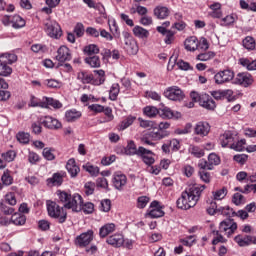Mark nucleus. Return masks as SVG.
I'll return each mask as SVG.
<instances>
[{"instance_id": "a18cd8bd", "label": "nucleus", "mask_w": 256, "mask_h": 256, "mask_svg": "<svg viewBox=\"0 0 256 256\" xmlns=\"http://www.w3.org/2000/svg\"><path fill=\"white\" fill-rule=\"evenodd\" d=\"M219 215H224V217H235V211L229 206L219 207Z\"/></svg>"}, {"instance_id": "2eb2a0df", "label": "nucleus", "mask_w": 256, "mask_h": 256, "mask_svg": "<svg viewBox=\"0 0 256 256\" xmlns=\"http://www.w3.org/2000/svg\"><path fill=\"white\" fill-rule=\"evenodd\" d=\"M113 185L118 191H123V187L127 185V176L121 172H117L113 176Z\"/></svg>"}, {"instance_id": "cd10ccee", "label": "nucleus", "mask_w": 256, "mask_h": 256, "mask_svg": "<svg viewBox=\"0 0 256 256\" xmlns=\"http://www.w3.org/2000/svg\"><path fill=\"white\" fill-rule=\"evenodd\" d=\"M115 231V224L113 223H108L102 226L99 230V235L102 239H105L107 235H111Z\"/></svg>"}, {"instance_id": "bf43d9fd", "label": "nucleus", "mask_w": 256, "mask_h": 256, "mask_svg": "<svg viewBox=\"0 0 256 256\" xmlns=\"http://www.w3.org/2000/svg\"><path fill=\"white\" fill-rule=\"evenodd\" d=\"M30 107H45V98H43L42 101L37 100V98L35 96H31L30 98Z\"/></svg>"}, {"instance_id": "5701e85b", "label": "nucleus", "mask_w": 256, "mask_h": 256, "mask_svg": "<svg viewBox=\"0 0 256 256\" xmlns=\"http://www.w3.org/2000/svg\"><path fill=\"white\" fill-rule=\"evenodd\" d=\"M48 187H61L63 185V175L54 173L51 178L46 180Z\"/></svg>"}, {"instance_id": "4be33fe9", "label": "nucleus", "mask_w": 256, "mask_h": 256, "mask_svg": "<svg viewBox=\"0 0 256 256\" xmlns=\"http://www.w3.org/2000/svg\"><path fill=\"white\" fill-rule=\"evenodd\" d=\"M124 41V49L127 51L128 55H137V53L139 52V46L137 45V41H135V39Z\"/></svg>"}, {"instance_id": "39448f33", "label": "nucleus", "mask_w": 256, "mask_h": 256, "mask_svg": "<svg viewBox=\"0 0 256 256\" xmlns=\"http://www.w3.org/2000/svg\"><path fill=\"white\" fill-rule=\"evenodd\" d=\"M221 158L215 154L211 153L208 155V161L205 159H202L198 163L199 169H207L208 171H213V169L216 167V165H220Z\"/></svg>"}, {"instance_id": "ddd939ff", "label": "nucleus", "mask_w": 256, "mask_h": 256, "mask_svg": "<svg viewBox=\"0 0 256 256\" xmlns=\"http://www.w3.org/2000/svg\"><path fill=\"white\" fill-rule=\"evenodd\" d=\"M192 197L186 192H182L181 197L178 198L176 205L178 209H182L187 211V209H191V207H195L197 204H191Z\"/></svg>"}, {"instance_id": "393cba45", "label": "nucleus", "mask_w": 256, "mask_h": 256, "mask_svg": "<svg viewBox=\"0 0 256 256\" xmlns=\"http://www.w3.org/2000/svg\"><path fill=\"white\" fill-rule=\"evenodd\" d=\"M221 147H227L229 143H233L235 141V136L232 134L231 131H226L219 137Z\"/></svg>"}, {"instance_id": "f704fd0d", "label": "nucleus", "mask_w": 256, "mask_h": 256, "mask_svg": "<svg viewBox=\"0 0 256 256\" xmlns=\"http://www.w3.org/2000/svg\"><path fill=\"white\" fill-rule=\"evenodd\" d=\"M44 109H47V107H53L54 109H61L63 107V104L59 102V100H55L53 98L44 97Z\"/></svg>"}, {"instance_id": "f03ea898", "label": "nucleus", "mask_w": 256, "mask_h": 256, "mask_svg": "<svg viewBox=\"0 0 256 256\" xmlns=\"http://www.w3.org/2000/svg\"><path fill=\"white\" fill-rule=\"evenodd\" d=\"M95 75L98 77L93 80V75L88 74L85 71L79 72L77 74L78 81L82 82L84 85L92 83L93 85H103L105 83V71L104 70H94Z\"/></svg>"}, {"instance_id": "13d9d810", "label": "nucleus", "mask_w": 256, "mask_h": 256, "mask_svg": "<svg viewBox=\"0 0 256 256\" xmlns=\"http://www.w3.org/2000/svg\"><path fill=\"white\" fill-rule=\"evenodd\" d=\"M83 167L92 177H97V175H99V167L89 164Z\"/></svg>"}, {"instance_id": "b1692460", "label": "nucleus", "mask_w": 256, "mask_h": 256, "mask_svg": "<svg viewBox=\"0 0 256 256\" xmlns=\"http://www.w3.org/2000/svg\"><path fill=\"white\" fill-rule=\"evenodd\" d=\"M66 169L71 177H76L77 175H79V171H81L79 166H77L75 159L73 158L68 160L66 164Z\"/></svg>"}, {"instance_id": "c85d7f7f", "label": "nucleus", "mask_w": 256, "mask_h": 256, "mask_svg": "<svg viewBox=\"0 0 256 256\" xmlns=\"http://www.w3.org/2000/svg\"><path fill=\"white\" fill-rule=\"evenodd\" d=\"M154 15L157 19H167L169 15V8L165 6H157L154 8Z\"/></svg>"}, {"instance_id": "6e6552de", "label": "nucleus", "mask_w": 256, "mask_h": 256, "mask_svg": "<svg viewBox=\"0 0 256 256\" xmlns=\"http://www.w3.org/2000/svg\"><path fill=\"white\" fill-rule=\"evenodd\" d=\"M191 197L190 205H197L203 191H205V185L195 184L185 190Z\"/></svg>"}, {"instance_id": "e433bc0d", "label": "nucleus", "mask_w": 256, "mask_h": 256, "mask_svg": "<svg viewBox=\"0 0 256 256\" xmlns=\"http://www.w3.org/2000/svg\"><path fill=\"white\" fill-rule=\"evenodd\" d=\"M125 155H137L139 157V148L137 149L134 141L128 142L127 146L125 147Z\"/></svg>"}, {"instance_id": "4d7b16f0", "label": "nucleus", "mask_w": 256, "mask_h": 256, "mask_svg": "<svg viewBox=\"0 0 256 256\" xmlns=\"http://www.w3.org/2000/svg\"><path fill=\"white\" fill-rule=\"evenodd\" d=\"M148 203H149V197H147V196H140L137 199L138 209H145L147 207Z\"/></svg>"}, {"instance_id": "680f3d73", "label": "nucleus", "mask_w": 256, "mask_h": 256, "mask_svg": "<svg viewBox=\"0 0 256 256\" xmlns=\"http://www.w3.org/2000/svg\"><path fill=\"white\" fill-rule=\"evenodd\" d=\"M84 193L85 195H93L95 193V182H87L84 185Z\"/></svg>"}, {"instance_id": "f8f14e48", "label": "nucleus", "mask_w": 256, "mask_h": 256, "mask_svg": "<svg viewBox=\"0 0 256 256\" xmlns=\"http://www.w3.org/2000/svg\"><path fill=\"white\" fill-rule=\"evenodd\" d=\"M153 155H155L153 151L146 149L143 146L139 147L138 157H141L143 163L148 165V167H151V165L155 163V158H153Z\"/></svg>"}, {"instance_id": "a211bd4d", "label": "nucleus", "mask_w": 256, "mask_h": 256, "mask_svg": "<svg viewBox=\"0 0 256 256\" xmlns=\"http://www.w3.org/2000/svg\"><path fill=\"white\" fill-rule=\"evenodd\" d=\"M209 131H211V126L205 122H198L194 128V133L200 137H207Z\"/></svg>"}, {"instance_id": "a19ab883", "label": "nucleus", "mask_w": 256, "mask_h": 256, "mask_svg": "<svg viewBox=\"0 0 256 256\" xmlns=\"http://www.w3.org/2000/svg\"><path fill=\"white\" fill-rule=\"evenodd\" d=\"M13 73V69L7 65V62H0V76L9 77Z\"/></svg>"}, {"instance_id": "0e129e2a", "label": "nucleus", "mask_w": 256, "mask_h": 256, "mask_svg": "<svg viewBox=\"0 0 256 256\" xmlns=\"http://www.w3.org/2000/svg\"><path fill=\"white\" fill-rule=\"evenodd\" d=\"M42 155L44 159H46L47 161L55 160V154H53V152L51 151V148H44Z\"/></svg>"}, {"instance_id": "69168bd1", "label": "nucleus", "mask_w": 256, "mask_h": 256, "mask_svg": "<svg viewBox=\"0 0 256 256\" xmlns=\"http://www.w3.org/2000/svg\"><path fill=\"white\" fill-rule=\"evenodd\" d=\"M44 85L49 89H57L60 86V83L55 79H47L44 81Z\"/></svg>"}, {"instance_id": "4468645a", "label": "nucleus", "mask_w": 256, "mask_h": 256, "mask_svg": "<svg viewBox=\"0 0 256 256\" xmlns=\"http://www.w3.org/2000/svg\"><path fill=\"white\" fill-rule=\"evenodd\" d=\"M234 241L239 245V247H249V245H256V237L251 235H237Z\"/></svg>"}, {"instance_id": "4c0bfd02", "label": "nucleus", "mask_w": 256, "mask_h": 256, "mask_svg": "<svg viewBox=\"0 0 256 256\" xmlns=\"http://www.w3.org/2000/svg\"><path fill=\"white\" fill-rule=\"evenodd\" d=\"M27 217L23 214L15 213L11 217V223L14 225H25Z\"/></svg>"}, {"instance_id": "9b49d317", "label": "nucleus", "mask_w": 256, "mask_h": 256, "mask_svg": "<svg viewBox=\"0 0 256 256\" xmlns=\"http://www.w3.org/2000/svg\"><path fill=\"white\" fill-rule=\"evenodd\" d=\"M253 82V76L247 72L238 73L234 79V84L241 85V87H251Z\"/></svg>"}, {"instance_id": "e2e57ef3", "label": "nucleus", "mask_w": 256, "mask_h": 256, "mask_svg": "<svg viewBox=\"0 0 256 256\" xmlns=\"http://www.w3.org/2000/svg\"><path fill=\"white\" fill-rule=\"evenodd\" d=\"M74 33L77 37H83L85 35V26H83V23H77L74 27Z\"/></svg>"}, {"instance_id": "774afa93", "label": "nucleus", "mask_w": 256, "mask_h": 256, "mask_svg": "<svg viewBox=\"0 0 256 256\" xmlns=\"http://www.w3.org/2000/svg\"><path fill=\"white\" fill-rule=\"evenodd\" d=\"M233 23H235V16L227 15L226 17L222 18L221 25L223 27H227L228 25H233Z\"/></svg>"}, {"instance_id": "423d86ee", "label": "nucleus", "mask_w": 256, "mask_h": 256, "mask_svg": "<svg viewBox=\"0 0 256 256\" xmlns=\"http://www.w3.org/2000/svg\"><path fill=\"white\" fill-rule=\"evenodd\" d=\"M164 97L170 101H183L185 99V93L179 86H170L164 91Z\"/></svg>"}, {"instance_id": "412c9836", "label": "nucleus", "mask_w": 256, "mask_h": 256, "mask_svg": "<svg viewBox=\"0 0 256 256\" xmlns=\"http://www.w3.org/2000/svg\"><path fill=\"white\" fill-rule=\"evenodd\" d=\"M158 115L162 117V119H173L174 117L176 119H179L181 117V113L179 112H172L169 107H163L158 109Z\"/></svg>"}, {"instance_id": "7c9ffc66", "label": "nucleus", "mask_w": 256, "mask_h": 256, "mask_svg": "<svg viewBox=\"0 0 256 256\" xmlns=\"http://www.w3.org/2000/svg\"><path fill=\"white\" fill-rule=\"evenodd\" d=\"M65 117L68 123H74V121H77V119H81V112L75 109L68 110L65 113Z\"/></svg>"}, {"instance_id": "37998d69", "label": "nucleus", "mask_w": 256, "mask_h": 256, "mask_svg": "<svg viewBox=\"0 0 256 256\" xmlns=\"http://www.w3.org/2000/svg\"><path fill=\"white\" fill-rule=\"evenodd\" d=\"M138 121L140 123V127L142 129H156L157 128V123L151 120H145L143 118H138Z\"/></svg>"}, {"instance_id": "58836bf2", "label": "nucleus", "mask_w": 256, "mask_h": 256, "mask_svg": "<svg viewBox=\"0 0 256 256\" xmlns=\"http://www.w3.org/2000/svg\"><path fill=\"white\" fill-rule=\"evenodd\" d=\"M120 91H121V88L118 83L112 84L109 92V99L111 101H117V97L119 96Z\"/></svg>"}, {"instance_id": "2f4dec72", "label": "nucleus", "mask_w": 256, "mask_h": 256, "mask_svg": "<svg viewBox=\"0 0 256 256\" xmlns=\"http://www.w3.org/2000/svg\"><path fill=\"white\" fill-rule=\"evenodd\" d=\"M16 61H17V56L14 53H4L0 55V63L13 65V63H16Z\"/></svg>"}, {"instance_id": "09e8293b", "label": "nucleus", "mask_w": 256, "mask_h": 256, "mask_svg": "<svg viewBox=\"0 0 256 256\" xmlns=\"http://www.w3.org/2000/svg\"><path fill=\"white\" fill-rule=\"evenodd\" d=\"M17 141H19V143H22L23 145H27L31 139V134L27 133V132H19L17 135Z\"/></svg>"}, {"instance_id": "3c124183", "label": "nucleus", "mask_w": 256, "mask_h": 256, "mask_svg": "<svg viewBox=\"0 0 256 256\" xmlns=\"http://www.w3.org/2000/svg\"><path fill=\"white\" fill-rule=\"evenodd\" d=\"M165 215V212L162 211L161 208H153L149 211L148 217L151 219H159V217H163Z\"/></svg>"}, {"instance_id": "473e14b6", "label": "nucleus", "mask_w": 256, "mask_h": 256, "mask_svg": "<svg viewBox=\"0 0 256 256\" xmlns=\"http://www.w3.org/2000/svg\"><path fill=\"white\" fill-rule=\"evenodd\" d=\"M108 25L111 34L114 36L115 39H119L121 37V31H119V26L117 25V21L115 19L108 20Z\"/></svg>"}, {"instance_id": "6e6d98bb", "label": "nucleus", "mask_w": 256, "mask_h": 256, "mask_svg": "<svg viewBox=\"0 0 256 256\" xmlns=\"http://www.w3.org/2000/svg\"><path fill=\"white\" fill-rule=\"evenodd\" d=\"M232 203L237 206L243 205V203H245V196L240 193H235L232 197Z\"/></svg>"}, {"instance_id": "c9c22d12", "label": "nucleus", "mask_w": 256, "mask_h": 256, "mask_svg": "<svg viewBox=\"0 0 256 256\" xmlns=\"http://www.w3.org/2000/svg\"><path fill=\"white\" fill-rule=\"evenodd\" d=\"M11 24L14 29H21L25 27V19L20 15H14L11 19Z\"/></svg>"}, {"instance_id": "bb28decb", "label": "nucleus", "mask_w": 256, "mask_h": 256, "mask_svg": "<svg viewBox=\"0 0 256 256\" xmlns=\"http://www.w3.org/2000/svg\"><path fill=\"white\" fill-rule=\"evenodd\" d=\"M86 65H89V67H92V69H99L101 67V58L99 56H88L84 59Z\"/></svg>"}, {"instance_id": "c756f323", "label": "nucleus", "mask_w": 256, "mask_h": 256, "mask_svg": "<svg viewBox=\"0 0 256 256\" xmlns=\"http://www.w3.org/2000/svg\"><path fill=\"white\" fill-rule=\"evenodd\" d=\"M242 67H246L248 71H256V60H250L248 58H240L238 60Z\"/></svg>"}, {"instance_id": "aec40b11", "label": "nucleus", "mask_w": 256, "mask_h": 256, "mask_svg": "<svg viewBox=\"0 0 256 256\" xmlns=\"http://www.w3.org/2000/svg\"><path fill=\"white\" fill-rule=\"evenodd\" d=\"M106 242L108 245H111L112 247H123V243H125V238L122 234H114L107 238Z\"/></svg>"}, {"instance_id": "20e7f679", "label": "nucleus", "mask_w": 256, "mask_h": 256, "mask_svg": "<svg viewBox=\"0 0 256 256\" xmlns=\"http://www.w3.org/2000/svg\"><path fill=\"white\" fill-rule=\"evenodd\" d=\"M44 25L47 35L52 39H59L63 35V30H61V26L57 21L47 19Z\"/></svg>"}, {"instance_id": "338daca9", "label": "nucleus", "mask_w": 256, "mask_h": 256, "mask_svg": "<svg viewBox=\"0 0 256 256\" xmlns=\"http://www.w3.org/2000/svg\"><path fill=\"white\" fill-rule=\"evenodd\" d=\"M190 153L192 155H194V157H198L201 158L205 155V152L203 150H201V148L197 147V146H192L190 148Z\"/></svg>"}, {"instance_id": "0eeeda50", "label": "nucleus", "mask_w": 256, "mask_h": 256, "mask_svg": "<svg viewBox=\"0 0 256 256\" xmlns=\"http://www.w3.org/2000/svg\"><path fill=\"white\" fill-rule=\"evenodd\" d=\"M233 79H235V72L230 69L219 71L214 75V81L216 85H223L224 83H229L230 81H233Z\"/></svg>"}, {"instance_id": "864d4df0", "label": "nucleus", "mask_w": 256, "mask_h": 256, "mask_svg": "<svg viewBox=\"0 0 256 256\" xmlns=\"http://www.w3.org/2000/svg\"><path fill=\"white\" fill-rule=\"evenodd\" d=\"M213 197L215 201H221V199H225V197H227V189L223 187L222 189L216 190L213 192Z\"/></svg>"}, {"instance_id": "c03bdc74", "label": "nucleus", "mask_w": 256, "mask_h": 256, "mask_svg": "<svg viewBox=\"0 0 256 256\" xmlns=\"http://www.w3.org/2000/svg\"><path fill=\"white\" fill-rule=\"evenodd\" d=\"M84 53L88 55V57H93L99 53V46L90 44L84 48Z\"/></svg>"}, {"instance_id": "ea45409f", "label": "nucleus", "mask_w": 256, "mask_h": 256, "mask_svg": "<svg viewBox=\"0 0 256 256\" xmlns=\"http://www.w3.org/2000/svg\"><path fill=\"white\" fill-rule=\"evenodd\" d=\"M148 137L154 141H160V139H165V137H167V132L163 130H158L156 132L152 131L148 133Z\"/></svg>"}, {"instance_id": "79ce46f5", "label": "nucleus", "mask_w": 256, "mask_h": 256, "mask_svg": "<svg viewBox=\"0 0 256 256\" xmlns=\"http://www.w3.org/2000/svg\"><path fill=\"white\" fill-rule=\"evenodd\" d=\"M143 113H144V115H146V117L153 118V117H157V115H159V109H157V107H155V106H146L143 109Z\"/></svg>"}, {"instance_id": "8fccbe9b", "label": "nucleus", "mask_w": 256, "mask_h": 256, "mask_svg": "<svg viewBox=\"0 0 256 256\" xmlns=\"http://www.w3.org/2000/svg\"><path fill=\"white\" fill-rule=\"evenodd\" d=\"M81 211H83L85 215H91V213L95 211V205L91 202H86V203L82 202Z\"/></svg>"}, {"instance_id": "f257e3e1", "label": "nucleus", "mask_w": 256, "mask_h": 256, "mask_svg": "<svg viewBox=\"0 0 256 256\" xmlns=\"http://www.w3.org/2000/svg\"><path fill=\"white\" fill-rule=\"evenodd\" d=\"M57 196L60 203H63L64 209H71L74 213H80L83 208V197L80 194H69L58 190Z\"/></svg>"}, {"instance_id": "49530a36", "label": "nucleus", "mask_w": 256, "mask_h": 256, "mask_svg": "<svg viewBox=\"0 0 256 256\" xmlns=\"http://www.w3.org/2000/svg\"><path fill=\"white\" fill-rule=\"evenodd\" d=\"M1 181L5 187H9L10 185H13V176L9 173V170H5L4 173L1 176Z\"/></svg>"}, {"instance_id": "72a5a7b5", "label": "nucleus", "mask_w": 256, "mask_h": 256, "mask_svg": "<svg viewBox=\"0 0 256 256\" xmlns=\"http://www.w3.org/2000/svg\"><path fill=\"white\" fill-rule=\"evenodd\" d=\"M133 34L135 35V37H138L139 39H147V37H149V30L141 26H135L133 28Z\"/></svg>"}, {"instance_id": "7ed1b4c3", "label": "nucleus", "mask_w": 256, "mask_h": 256, "mask_svg": "<svg viewBox=\"0 0 256 256\" xmlns=\"http://www.w3.org/2000/svg\"><path fill=\"white\" fill-rule=\"evenodd\" d=\"M47 211L49 217L56 219L58 223H65L67 221V211L56 202L48 201Z\"/></svg>"}, {"instance_id": "f3484780", "label": "nucleus", "mask_w": 256, "mask_h": 256, "mask_svg": "<svg viewBox=\"0 0 256 256\" xmlns=\"http://www.w3.org/2000/svg\"><path fill=\"white\" fill-rule=\"evenodd\" d=\"M56 60L60 63L71 61V50H69L66 46H61L57 51Z\"/></svg>"}, {"instance_id": "9d476101", "label": "nucleus", "mask_w": 256, "mask_h": 256, "mask_svg": "<svg viewBox=\"0 0 256 256\" xmlns=\"http://www.w3.org/2000/svg\"><path fill=\"white\" fill-rule=\"evenodd\" d=\"M95 233L93 230H88L87 232L81 233L78 235L75 239V245L77 247H87L93 239H94Z\"/></svg>"}, {"instance_id": "de8ad7c7", "label": "nucleus", "mask_w": 256, "mask_h": 256, "mask_svg": "<svg viewBox=\"0 0 256 256\" xmlns=\"http://www.w3.org/2000/svg\"><path fill=\"white\" fill-rule=\"evenodd\" d=\"M242 43L243 47L248 51H253L255 49V39L251 36H247Z\"/></svg>"}, {"instance_id": "603ef678", "label": "nucleus", "mask_w": 256, "mask_h": 256, "mask_svg": "<svg viewBox=\"0 0 256 256\" xmlns=\"http://www.w3.org/2000/svg\"><path fill=\"white\" fill-rule=\"evenodd\" d=\"M245 143H246L245 139L239 140L237 142H233L230 145V149H233L234 151H245Z\"/></svg>"}, {"instance_id": "6ab92c4d", "label": "nucleus", "mask_w": 256, "mask_h": 256, "mask_svg": "<svg viewBox=\"0 0 256 256\" xmlns=\"http://www.w3.org/2000/svg\"><path fill=\"white\" fill-rule=\"evenodd\" d=\"M42 125H44L46 129H61L62 127L61 122L52 116H45L44 120L42 121Z\"/></svg>"}, {"instance_id": "1a4fd4ad", "label": "nucleus", "mask_w": 256, "mask_h": 256, "mask_svg": "<svg viewBox=\"0 0 256 256\" xmlns=\"http://www.w3.org/2000/svg\"><path fill=\"white\" fill-rule=\"evenodd\" d=\"M237 231V222L233 221V219H226L220 223L219 232L225 233L227 237H231V235L235 234Z\"/></svg>"}, {"instance_id": "052dcab7", "label": "nucleus", "mask_w": 256, "mask_h": 256, "mask_svg": "<svg viewBox=\"0 0 256 256\" xmlns=\"http://www.w3.org/2000/svg\"><path fill=\"white\" fill-rule=\"evenodd\" d=\"M213 57H215V53L214 52H205V53H201L197 56V60L198 61H210V59H213Z\"/></svg>"}, {"instance_id": "dca6fc26", "label": "nucleus", "mask_w": 256, "mask_h": 256, "mask_svg": "<svg viewBox=\"0 0 256 256\" xmlns=\"http://www.w3.org/2000/svg\"><path fill=\"white\" fill-rule=\"evenodd\" d=\"M200 107H203L208 111H215V107H217V104L215 103V100H213L211 96H209L208 94H202L200 100Z\"/></svg>"}, {"instance_id": "5fc2aeb1", "label": "nucleus", "mask_w": 256, "mask_h": 256, "mask_svg": "<svg viewBox=\"0 0 256 256\" xmlns=\"http://www.w3.org/2000/svg\"><path fill=\"white\" fill-rule=\"evenodd\" d=\"M135 122V117L133 116H128L124 121L121 122L120 124V130L125 131L128 127H131L133 123Z\"/></svg>"}, {"instance_id": "a878e982", "label": "nucleus", "mask_w": 256, "mask_h": 256, "mask_svg": "<svg viewBox=\"0 0 256 256\" xmlns=\"http://www.w3.org/2000/svg\"><path fill=\"white\" fill-rule=\"evenodd\" d=\"M184 47L186 51H197L199 49V40L196 37H190L185 40Z\"/></svg>"}]
</instances>
